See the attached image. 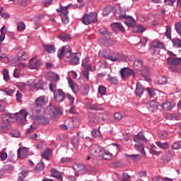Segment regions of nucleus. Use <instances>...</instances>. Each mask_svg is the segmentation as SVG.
I'll list each match as a JSON object with an SVG mask.
<instances>
[{
  "label": "nucleus",
  "mask_w": 181,
  "mask_h": 181,
  "mask_svg": "<svg viewBox=\"0 0 181 181\" xmlns=\"http://www.w3.org/2000/svg\"><path fill=\"white\" fill-rule=\"evenodd\" d=\"M131 179V176L129 175H128V173H123V181H129V180Z\"/></svg>",
  "instance_id": "obj_63"
},
{
  "label": "nucleus",
  "mask_w": 181,
  "mask_h": 181,
  "mask_svg": "<svg viewBox=\"0 0 181 181\" xmlns=\"http://www.w3.org/2000/svg\"><path fill=\"white\" fill-rule=\"evenodd\" d=\"M45 169V163L43 161H40L35 165L34 168L35 172H42Z\"/></svg>",
  "instance_id": "obj_30"
},
{
  "label": "nucleus",
  "mask_w": 181,
  "mask_h": 181,
  "mask_svg": "<svg viewBox=\"0 0 181 181\" xmlns=\"http://www.w3.org/2000/svg\"><path fill=\"white\" fill-rule=\"evenodd\" d=\"M134 142H139V141H142L143 142H146V138L142 132H139L137 135L134 136Z\"/></svg>",
  "instance_id": "obj_26"
},
{
  "label": "nucleus",
  "mask_w": 181,
  "mask_h": 181,
  "mask_svg": "<svg viewBox=\"0 0 181 181\" xmlns=\"http://www.w3.org/2000/svg\"><path fill=\"white\" fill-rule=\"evenodd\" d=\"M172 149H180V144H179V141L175 142L172 146Z\"/></svg>",
  "instance_id": "obj_62"
},
{
  "label": "nucleus",
  "mask_w": 181,
  "mask_h": 181,
  "mask_svg": "<svg viewBox=\"0 0 181 181\" xmlns=\"http://www.w3.org/2000/svg\"><path fill=\"white\" fill-rule=\"evenodd\" d=\"M71 162V158L69 157H63L61 158L62 163H70Z\"/></svg>",
  "instance_id": "obj_57"
},
{
  "label": "nucleus",
  "mask_w": 181,
  "mask_h": 181,
  "mask_svg": "<svg viewBox=\"0 0 181 181\" xmlns=\"http://www.w3.org/2000/svg\"><path fill=\"white\" fill-rule=\"evenodd\" d=\"M28 155V150L26 148H19L18 149V156L20 158V159H23L24 158H26V156Z\"/></svg>",
  "instance_id": "obj_25"
},
{
  "label": "nucleus",
  "mask_w": 181,
  "mask_h": 181,
  "mask_svg": "<svg viewBox=\"0 0 181 181\" xmlns=\"http://www.w3.org/2000/svg\"><path fill=\"white\" fill-rule=\"evenodd\" d=\"M111 28H112V30H114V31L117 30H120V32H122V33H124V32H125V28H124V26L119 23H112Z\"/></svg>",
  "instance_id": "obj_21"
},
{
  "label": "nucleus",
  "mask_w": 181,
  "mask_h": 181,
  "mask_svg": "<svg viewBox=\"0 0 181 181\" xmlns=\"http://www.w3.org/2000/svg\"><path fill=\"white\" fill-rule=\"evenodd\" d=\"M35 129H36V127L33 125H30V128L26 132V134L29 135V134H33V131H35Z\"/></svg>",
  "instance_id": "obj_59"
},
{
  "label": "nucleus",
  "mask_w": 181,
  "mask_h": 181,
  "mask_svg": "<svg viewBox=\"0 0 181 181\" xmlns=\"http://www.w3.org/2000/svg\"><path fill=\"white\" fill-rule=\"evenodd\" d=\"M100 57H104L105 59H107L109 54L106 50H102L99 52Z\"/></svg>",
  "instance_id": "obj_48"
},
{
  "label": "nucleus",
  "mask_w": 181,
  "mask_h": 181,
  "mask_svg": "<svg viewBox=\"0 0 181 181\" xmlns=\"http://www.w3.org/2000/svg\"><path fill=\"white\" fill-rule=\"evenodd\" d=\"M69 8H70V4L64 7L61 6L57 9V12L60 13L63 23H67L69 22V11H67Z\"/></svg>",
  "instance_id": "obj_8"
},
{
  "label": "nucleus",
  "mask_w": 181,
  "mask_h": 181,
  "mask_svg": "<svg viewBox=\"0 0 181 181\" xmlns=\"http://www.w3.org/2000/svg\"><path fill=\"white\" fill-rule=\"evenodd\" d=\"M91 134L92 136H94L95 138L101 136V132H100V130L94 129L91 132Z\"/></svg>",
  "instance_id": "obj_51"
},
{
  "label": "nucleus",
  "mask_w": 181,
  "mask_h": 181,
  "mask_svg": "<svg viewBox=\"0 0 181 181\" xmlns=\"http://www.w3.org/2000/svg\"><path fill=\"white\" fill-rule=\"evenodd\" d=\"M57 57L62 60L65 57L66 62H69L71 66H77L80 63V58L77 57L76 53H72L71 48L69 45H65L62 48L58 49Z\"/></svg>",
  "instance_id": "obj_1"
},
{
  "label": "nucleus",
  "mask_w": 181,
  "mask_h": 181,
  "mask_svg": "<svg viewBox=\"0 0 181 181\" xmlns=\"http://www.w3.org/2000/svg\"><path fill=\"white\" fill-rule=\"evenodd\" d=\"M117 59L118 61L122 60L123 62H125L128 59V56L124 55L122 54H117Z\"/></svg>",
  "instance_id": "obj_52"
},
{
  "label": "nucleus",
  "mask_w": 181,
  "mask_h": 181,
  "mask_svg": "<svg viewBox=\"0 0 181 181\" xmlns=\"http://www.w3.org/2000/svg\"><path fill=\"white\" fill-rule=\"evenodd\" d=\"M109 81L111 83V84H118V83H119V81H118V78H117V76L110 77L109 78Z\"/></svg>",
  "instance_id": "obj_49"
},
{
  "label": "nucleus",
  "mask_w": 181,
  "mask_h": 181,
  "mask_svg": "<svg viewBox=\"0 0 181 181\" xmlns=\"http://www.w3.org/2000/svg\"><path fill=\"white\" fill-rule=\"evenodd\" d=\"M165 29V36L172 41L173 46L177 48L181 47V41L178 38H173L172 40V28L170 25H167Z\"/></svg>",
  "instance_id": "obj_5"
},
{
  "label": "nucleus",
  "mask_w": 181,
  "mask_h": 181,
  "mask_svg": "<svg viewBox=\"0 0 181 181\" xmlns=\"http://www.w3.org/2000/svg\"><path fill=\"white\" fill-rule=\"evenodd\" d=\"M114 15L117 21H121L125 18L127 14L125 10L119 8L115 12Z\"/></svg>",
  "instance_id": "obj_16"
},
{
  "label": "nucleus",
  "mask_w": 181,
  "mask_h": 181,
  "mask_svg": "<svg viewBox=\"0 0 181 181\" xmlns=\"http://www.w3.org/2000/svg\"><path fill=\"white\" fill-rule=\"evenodd\" d=\"M57 86L56 85V83H50L49 84V90L50 91H52V93H53V94H54V93H56V91H57Z\"/></svg>",
  "instance_id": "obj_46"
},
{
  "label": "nucleus",
  "mask_w": 181,
  "mask_h": 181,
  "mask_svg": "<svg viewBox=\"0 0 181 181\" xmlns=\"http://www.w3.org/2000/svg\"><path fill=\"white\" fill-rule=\"evenodd\" d=\"M69 87L71 88L73 93H76L78 90V85L73 81L71 78H66Z\"/></svg>",
  "instance_id": "obj_22"
},
{
  "label": "nucleus",
  "mask_w": 181,
  "mask_h": 181,
  "mask_svg": "<svg viewBox=\"0 0 181 181\" xmlns=\"http://www.w3.org/2000/svg\"><path fill=\"white\" fill-rule=\"evenodd\" d=\"M28 115H29V113L26 109H21L19 112H17L16 115H14V117L18 124H19V125H23V124L26 122V118L28 117Z\"/></svg>",
  "instance_id": "obj_4"
},
{
  "label": "nucleus",
  "mask_w": 181,
  "mask_h": 181,
  "mask_svg": "<svg viewBox=\"0 0 181 181\" xmlns=\"http://www.w3.org/2000/svg\"><path fill=\"white\" fill-rule=\"evenodd\" d=\"M167 62L171 66H179L181 64V58L168 57Z\"/></svg>",
  "instance_id": "obj_20"
},
{
  "label": "nucleus",
  "mask_w": 181,
  "mask_h": 181,
  "mask_svg": "<svg viewBox=\"0 0 181 181\" xmlns=\"http://www.w3.org/2000/svg\"><path fill=\"white\" fill-rule=\"evenodd\" d=\"M8 158V153L4 151L0 152V158L1 160H6V158Z\"/></svg>",
  "instance_id": "obj_58"
},
{
  "label": "nucleus",
  "mask_w": 181,
  "mask_h": 181,
  "mask_svg": "<svg viewBox=\"0 0 181 181\" xmlns=\"http://www.w3.org/2000/svg\"><path fill=\"white\" fill-rule=\"evenodd\" d=\"M3 77L4 80H5L6 81H8V80H9V71H8L7 69H4Z\"/></svg>",
  "instance_id": "obj_50"
},
{
  "label": "nucleus",
  "mask_w": 181,
  "mask_h": 181,
  "mask_svg": "<svg viewBox=\"0 0 181 181\" xmlns=\"http://www.w3.org/2000/svg\"><path fill=\"white\" fill-rule=\"evenodd\" d=\"M11 136L13 138H19V136H21V133L19 132V131L15 130L11 132Z\"/></svg>",
  "instance_id": "obj_60"
},
{
  "label": "nucleus",
  "mask_w": 181,
  "mask_h": 181,
  "mask_svg": "<svg viewBox=\"0 0 181 181\" xmlns=\"http://www.w3.org/2000/svg\"><path fill=\"white\" fill-rule=\"evenodd\" d=\"M88 16H89L90 19V22L92 23H96L97 22V16L98 14L95 12L93 13H90L89 14H88Z\"/></svg>",
  "instance_id": "obj_40"
},
{
  "label": "nucleus",
  "mask_w": 181,
  "mask_h": 181,
  "mask_svg": "<svg viewBox=\"0 0 181 181\" xmlns=\"http://www.w3.org/2000/svg\"><path fill=\"white\" fill-rule=\"evenodd\" d=\"M27 83L30 91H33L35 88H37V90H45V83L42 80H40L36 83L34 79H30Z\"/></svg>",
  "instance_id": "obj_7"
},
{
  "label": "nucleus",
  "mask_w": 181,
  "mask_h": 181,
  "mask_svg": "<svg viewBox=\"0 0 181 181\" xmlns=\"http://www.w3.org/2000/svg\"><path fill=\"white\" fill-rule=\"evenodd\" d=\"M50 173L53 177H56L57 179H59V180H62L63 176L62 173L59 172L56 168H52L50 170Z\"/></svg>",
  "instance_id": "obj_24"
},
{
  "label": "nucleus",
  "mask_w": 181,
  "mask_h": 181,
  "mask_svg": "<svg viewBox=\"0 0 181 181\" xmlns=\"http://www.w3.org/2000/svg\"><path fill=\"white\" fill-rule=\"evenodd\" d=\"M124 19H125L124 23L127 26H130V28H134V26H135V19H134L131 16L126 15Z\"/></svg>",
  "instance_id": "obj_17"
},
{
  "label": "nucleus",
  "mask_w": 181,
  "mask_h": 181,
  "mask_svg": "<svg viewBox=\"0 0 181 181\" xmlns=\"http://www.w3.org/2000/svg\"><path fill=\"white\" fill-rule=\"evenodd\" d=\"M99 32L100 34L103 35V36H105V37H111V36L112 35V33L108 31V30H107L105 27H103L102 28H100L99 30Z\"/></svg>",
  "instance_id": "obj_27"
},
{
  "label": "nucleus",
  "mask_w": 181,
  "mask_h": 181,
  "mask_svg": "<svg viewBox=\"0 0 181 181\" xmlns=\"http://www.w3.org/2000/svg\"><path fill=\"white\" fill-rule=\"evenodd\" d=\"M158 42L159 41H153L151 43V47L150 48V50L152 51V53H156V49H158Z\"/></svg>",
  "instance_id": "obj_43"
},
{
  "label": "nucleus",
  "mask_w": 181,
  "mask_h": 181,
  "mask_svg": "<svg viewBox=\"0 0 181 181\" xmlns=\"http://www.w3.org/2000/svg\"><path fill=\"white\" fill-rule=\"evenodd\" d=\"M16 98L18 103H22V93H21V92H19V90L16 91Z\"/></svg>",
  "instance_id": "obj_56"
},
{
  "label": "nucleus",
  "mask_w": 181,
  "mask_h": 181,
  "mask_svg": "<svg viewBox=\"0 0 181 181\" xmlns=\"http://www.w3.org/2000/svg\"><path fill=\"white\" fill-rule=\"evenodd\" d=\"M156 145H157L160 149H169V144L168 142L162 143L160 141H156Z\"/></svg>",
  "instance_id": "obj_33"
},
{
  "label": "nucleus",
  "mask_w": 181,
  "mask_h": 181,
  "mask_svg": "<svg viewBox=\"0 0 181 181\" xmlns=\"http://www.w3.org/2000/svg\"><path fill=\"white\" fill-rule=\"evenodd\" d=\"M144 91H145V88L144 87V86H142L141 83L137 82L134 94L137 97H142V95H144Z\"/></svg>",
  "instance_id": "obj_14"
},
{
  "label": "nucleus",
  "mask_w": 181,
  "mask_h": 181,
  "mask_svg": "<svg viewBox=\"0 0 181 181\" xmlns=\"http://www.w3.org/2000/svg\"><path fill=\"white\" fill-rule=\"evenodd\" d=\"M13 119V115L4 113L1 115V122H0V132L6 134L11 129V122Z\"/></svg>",
  "instance_id": "obj_3"
},
{
  "label": "nucleus",
  "mask_w": 181,
  "mask_h": 181,
  "mask_svg": "<svg viewBox=\"0 0 181 181\" xmlns=\"http://www.w3.org/2000/svg\"><path fill=\"white\" fill-rule=\"evenodd\" d=\"M54 99L57 103H62L66 100V94L62 89H57L54 93Z\"/></svg>",
  "instance_id": "obj_9"
},
{
  "label": "nucleus",
  "mask_w": 181,
  "mask_h": 181,
  "mask_svg": "<svg viewBox=\"0 0 181 181\" xmlns=\"http://www.w3.org/2000/svg\"><path fill=\"white\" fill-rule=\"evenodd\" d=\"M89 61H90V57H86L82 61V67H83V71H82V74H83L86 80H89L90 78L89 74H90V71H91V64H88Z\"/></svg>",
  "instance_id": "obj_6"
},
{
  "label": "nucleus",
  "mask_w": 181,
  "mask_h": 181,
  "mask_svg": "<svg viewBox=\"0 0 181 181\" xmlns=\"http://www.w3.org/2000/svg\"><path fill=\"white\" fill-rule=\"evenodd\" d=\"M46 52L49 54H53L56 53V47L54 45H46Z\"/></svg>",
  "instance_id": "obj_31"
},
{
  "label": "nucleus",
  "mask_w": 181,
  "mask_h": 181,
  "mask_svg": "<svg viewBox=\"0 0 181 181\" xmlns=\"http://www.w3.org/2000/svg\"><path fill=\"white\" fill-rule=\"evenodd\" d=\"M82 23H83V25H90V23H91V20L90 18V16H88V14H85L83 18H82Z\"/></svg>",
  "instance_id": "obj_37"
},
{
  "label": "nucleus",
  "mask_w": 181,
  "mask_h": 181,
  "mask_svg": "<svg viewBox=\"0 0 181 181\" xmlns=\"http://www.w3.org/2000/svg\"><path fill=\"white\" fill-rule=\"evenodd\" d=\"M53 156V150L52 148H46V160H51Z\"/></svg>",
  "instance_id": "obj_38"
},
{
  "label": "nucleus",
  "mask_w": 181,
  "mask_h": 181,
  "mask_svg": "<svg viewBox=\"0 0 181 181\" xmlns=\"http://www.w3.org/2000/svg\"><path fill=\"white\" fill-rule=\"evenodd\" d=\"M120 74L122 76V78L124 80V78H127L128 76L132 75L133 77H135V74H134V70L129 69V68H123L121 69Z\"/></svg>",
  "instance_id": "obj_11"
},
{
  "label": "nucleus",
  "mask_w": 181,
  "mask_h": 181,
  "mask_svg": "<svg viewBox=\"0 0 181 181\" xmlns=\"http://www.w3.org/2000/svg\"><path fill=\"white\" fill-rule=\"evenodd\" d=\"M155 181H173V179L167 178V177H156L154 178Z\"/></svg>",
  "instance_id": "obj_47"
},
{
  "label": "nucleus",
  "mask_w": 181,
  "mask_h": 181,
  "mask_svg": "<svg viewBox=\"0 0 181 181\" xmlns=\"http://www.w3.org/2000/svg\"><path fill=\"white\" fill-rule=\"evenodd\" d=\"M98 93L100 94V95H107V88L102 85L99 86Z\"/></svg>",
  "instance_id": "obj_41"
},
{
  "label": "nucleus",
  "mask_w": 181,
  "mask_h": 181,
  "mask_svg": "<svg viewBox=\"0 0 181 181\" xmlns=\"http://www.w3.org/2000/svg\"><path fill=\"white\" fill-rule=\"evenodd\" d=\"M103 151H104V149L101 146L99 145H94L90 149V153L95 156H100L103 155Z\"/></svg>",
  "instance_id": "obj_12"
},
{
  "label": "nucleus",
  "mask_w": 181,
  "mask_h": 181,
  "mask_svg": "<svg viewBox=\"0 0 181 181\" xmlns=\"http://www.w3.org/2000/svg\"><path fill=\"white\" fill-rule=\"evenodd\" d=\"M158 107H159V103L155 100H151L147 104V106H146V107L148 109L149 111H151V112H155V111L158 110Z\"/></svg>",
  "instance_id": "obj_13"
},
{
  "label": "nucleus",
  "mask_w": 181,
  "mask_h": 181,
  "mask_svg": "<svg viewBox=\"0 0 181 181\" xmlns=\"http://www.w3.org/2000/svg\"><path fill=\"white\" fill-rule=\"evenodd\" d=\"M28 58H29V56L28 55L26 52H23L21 53V56L18 57V59H17V62H21V61L25 62V60H28Z\"/></svg>",
  "instance_id": "obj_42"
},
{
  "label": "nucleus",
  "mask_w": 181,
  "mask_h": 181,
  "mask_svg": "<svg viewBox=\"0 0 181 181\" xmlns=\"http://www.w3.org/2000/svg\"><path fill=\"white\" fill-rule=\"evenodd\" d=\"M83 90H84L86 94H88V93L90 92V85L86 83V84L83 86Z\"/></svg>",
  "instance_id": "obj_64"
},
{
  "label": "nucleus",
  "mask_w": 181,
  "mask_h": 181,
  "mask_svg": "<svg viewBox=\"0 0 181 181\" xmlns=\"http://www.w3.org/2000/svg\"><path fill=\"white\" fill-rule=\"evenodd\" d=\"M115 43H117V40H114V39H111V38L105 39L103 41V44L107 47H110V46H114V45H115Z\"/></svg>",
  "instance_id": "obj_28"
},
{
  "label": "nucleus",
  "mask_w": 181,
  "mask_h": 181,
  "mask_svg": "<svg viewBox=\"0 0 181 181\" xmlns=\"http://www.w3.org/2000/svg\"><path fill=\"white\" fill-rule=\"evenodd\" d=\"M100 156H102V158H103V159H105V160H110V159H112V154L105 150L102 151V154H100Z\"/></svg>",
  "instance_id": "obj_29"
},
{
  "label": "nucleus",
  "mask_w": 181,
  "mask_h": 181,
  "mask_svg": "<svg viewBox=\"0 0 181 181\" xmlns=\"http://www.w3.org/2000/svg\"><path fill=\"white\" fill-rule=\"evenodd\" d=\"M161 107L163 111H170V110L173 108V105H172V103H170V102H165L162 104Z\"/></svg>",
  "instance_id": "obj_32"
},
{
  "label": "nucleus",
  "mask_w": 181,
  "mask_h": 181,
  "mask_svg": "<svg viewBox=\"0 0 181 181\" xmlns=\"http://www.w3.org/2000/svg\"><path fill=\"white\" fill-rule=\"evenodd\" d=\"M17 25H18L17 29L19 31L25 30V29H26V25H25V23H23L22 21L18 22Z\"/></svg>",
  "instance_id": "obj_44"
},
{
  "label": "nucleus",
  "mask_w": 181,
  "mask_h": 181,
  "mask_svg": "<svg viewBox=\"0 0 181 181\" xmlns=\"http://www.w3.org/2000/svg\"><path fill=\"white\" fill-rule=\"evenodd\" d=\"M167 119H169L170 121H175L177 119V116L176 115L173 114H168L166 117Z\"/></svg>",
  "instance_id": "obj_53"
},
{
  "label": "nucleus",
  "mask_w": 181,
  "mask_h": 181,
  "mask_svg": "<svg viewBox=\"0 0 181 181\" xmlns=\"http://www.w3.org/2000/svg\"><path fill=\"white\" fill-rule=\"evenodd\" d=\"M48 111V115L51 117V118H56L57 115L60 114V108L57 107L56 106H48L47 107Z\"/></svg>",
  "instance_id": "obj_10"
},
{
  "label": "nucleus",
  "mask_w": 181,
  "mask_h": 181,
  "mask_svg": "<svg viewBox=\"0 0 181 181\" xmlns=\"http://www.w3.org/2000/svg\"><path fill=\"white\" fill-rule=\"evenodd\" d=\"M59 39H61V40H63L64 42V40H70V35L67 34H62L61 35H59Z\"/></svg>",
  "instance_id": "obj_55"
},
{
  "label": "nucleus",
  "mask_w": 181,
  "mask_h": 181,
  "mask_svg": "<svg viewBox=\"0 0 181 181\" xmlns=\"http://www.w3.org/2000/svg\"><path fill=\"white\" fill-rule=\"evenodd\" d=\"M47 78H48V80L50 81H54L56 83L59 81V76L57 75V74L50 71L47 74Z\"/></svg>",
  "instance_id": "obj_18"
},
{
  "label": "nucleus",
  "mask_w": 181,
  "mask_h": 181,
  "mask_svg": "<svg viewBox=\"0 0 181 181\" xmlns=\"http://www.w3.org/2000/svg\"><path fill=\"white\" fill-rule=\"evenodd\" d=\"M127 156L129 158L130 160H133V162L141 160V155L139 154L127 155Z\"/></svg>",
  "instance_id": "obj_36"
},
{
  "label": "nucleus",
  "mask_w": 181,
  "mask_h": 181,
  "mask_svg": "<svg viewBox=\"0 0 181 181\" xmlns=\"http://www.w3.org/2000/svg\"><path fill=\"white\" fill-rule=\"evenodd\" d=\"M175 29L177 33H178V35H181V23L180 22H177V23H175Z\"/></svg>",
  "instance_id": "obj_45"
},
{
  "label": "nucleus",
  "mask_w": 181,
  "mask_h": 181,
  "mask_svg": "<svg viewBox=\"0 0 181 181\" xmlns=\"http://www.w3.org/2000/svg\"><path fill=\"white\" fill-rule=\"evenodd\" d=\"M156 84H166V77L165 76H158L155 80Z\"/></svg>",
  "instance_id": "obj_34"
},
{
  "label": "nucleus",
  "mask_w": 181,
  "mask_h": 181,
  "mask_svg": "<svg viewBox=\"0 0 181 181\" xmlns=\"http://www.w3.org/2000/svg\"><path fill=\"white\" fill-rule=\"evenodd\" d=\"M134 148L135 149H136V151H139V152L142 153V155H144V156H146V153L145 152V149L144 148V145L136 144L134 145Z\"/></svg>",
  "instance_id": "obj_35"
},
{
  "label": "nucleus",
  "mask_w": 181,
  "mask_h": 181,
  "mask_svg": "<svg viewBox=\"0 0 181 181\" xmlns=\"http://www.w3.org/2000/svg\"><path fill=\"white\" fill-rule=\"evenodd\" d=\"M134 67L135 70L139 71H144V64L142 63V60L141 59H135L134 62Z\"/></svg>",
  "instance_id": "obj_19"
},
{
  "label": "nucleus",
  "mask_w": 181,
  "mask_h": 181,
  "mask_svg": "<svg viewBox=\"0 0 181 181\" xmlns=\"http://www.w3.org/2000/svg\"><path fill=\"white\" fill-rule=\"evenodd\" d=\"M45 103H46V100H45V95L40 96L35 100V104L37 105V107L35 110L37 115L34 116V119L35 121H39L40 124H42V125H46L45 108L42 107V105H45Z\"/></svg>",
  "instance_id": "obj_2"
},
{
  "label": "nucleus",
  "mask_w": 181,
  "mask_h": 181,
  "mask_svg": "<svg viewBox=\"0 0 181 181\" xmlns=\"http://www.w3.org/2000/svg\"><path fill=\"white\" fill-rule=\"evenodd\" d=\"M146 91L148 93L150 97L153 98L155 95H156L155 90L151 88H146Z\"/></svg>",
  "instance_id": "obj_54"
},
{
  "label": "nucleus",
  "mask_w": 181,
  "mask_h": 181,
  "mask_svg": "<svg viewBox=\"0 0 181 181\" xmlns=\"http://www.w3.org/2000/svg\"><path fill=\"white\" fill-rule=\"evenodd\" d=\"M40 66V61H38L37 59L33 57L30 60L29 67L32 70H36Z\"/></svg>",
  "instance_id": "obj_15"
},
{
  "label": "nucleus",
  "mask_w": 181,
  "mask_h": 181,
  "mask_svg": "<svg viewBox=\"0 0 181 181\" xmlns=\"http://www.w3.org/2000/svg\"><path fill=\"white\" fill-rule=\"evenodd\" d=\"M107 59H108V60H111V62H118V55L117 57H114L111 54H109Z\"/></svg>",
  "instance_id": "obj_61"
},
{
  "label": "nucleus",
  "mask_w": 181,
  "mask_h": 181,
  "mask_svg": "<svg viewBox=\"0 0 181 181\" xmlns=\"http://www.w3.org/2000/svg\"><path fill=\"white\" fill-rule=\"evenodd\" d=\"M158 149V147L155 146V144H151L149 145V152L151 155H155V156H159L160 155V151H156Z\"/></svg>",
  "instance_id": "obj_23"
},
{
  "label": "nucleus",
  "mask_w": 181,
  "mask_h": 181,
  "mask_svg": "<svg viewBox=\"0 0 181 181\" xmlns=\"http://www.w3.org/2000/svg\"><path fill=\"white\" fill-rule=\"evenodd\" d=\"M28 175L29 173L28 172V170L22 171L18 174L19 179L18 180V181H25V177H26V176H28Z\"/></svg>",
  "instance_id": "obj_39"
}]
</instances>
